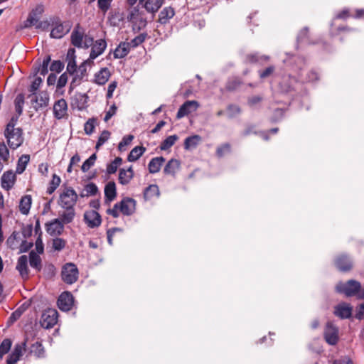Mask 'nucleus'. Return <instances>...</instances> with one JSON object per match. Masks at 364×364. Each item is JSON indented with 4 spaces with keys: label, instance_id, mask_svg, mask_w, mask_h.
I'll use <instances>...</instances> for the list:
<instances>
[{
    "label": "nucleus",
    "instance_id": "58",
    "mask_svg": "<svg viewBox=\"0 0 364 364\" xmlns=\"http://www.w3.org/2000/svg\"><path fill=\"white\" fill-rule=\"evenodd\" d=\"M230 146L228 144H223L217 149V154L219 156H224L226 153L230 152Z\"/></svg>",
    "mask_w": 364,
    "mask_h": 364
},
{
    "label": "nucleus",
    "instance_id": "33",
    "mask_svg": "<svg viewBox=\"0 0 364 364\" xmlns=\"http://www.w3.org/2000/svg\"><path fill=\"white\" fill-rule=\"evenodd\" d=\"M180 168V162L176 159H171L166 166L164 171L166 174L174 175Z\"/></svg>",
    "mask_w": 364,
    "mask_h": 364
},
{
    "label": "nucleus",
    "instance_id": "46",
    "mask_svg": "<svg viewBox=\"0 0 364 364\" xmlns=\"http://www.w3.org/2000/svg\"><path fill=\"white\" fill-rule=\"evenodd\" d=\"M66 241L60 237H55L52 240V248L55 251H61L65 247Z\"/></svg>",
    "mask_w": 364,
    "mask_h": 364
},
{
    "label": "nucleus",
    "instance_id": "22",
    "mask_svg": "<svg viewBox=\"0 0 364 364\" xmlns=\"http://www.w3.org/2000/svg\"><path fill=\"white\" fill-rule=\"evenodd\" d=\"M111 76L110 71L107 68H101L95 74L94 82L99 85H104Z\"/></svg>",
    "mask_w": 364,
    "mask_h": 364
},
{
    "label": "nucleus",
    "instance_id": "41",
    "mask_svg": "<svg viewBox=\"0 0 364 364\" xmlns=\"http://www.w3.org/2000/svg\"><path fill=\"white\" fill-rule=\"evenodd\" d=\"M43 83V80L41 77H36L31 82V84L28 87V90L30 94L37 93V91L39 90L41 85Z\"/></svg>",
    "mask_w": 364,
    "mask_h": 364
},
{
    "label": "nucleus",
    "instance_id": "9",
    "mask_svg": "<svg viewBox=\"0 0 364 364\" xmlns=\"http://www.w3.org/2000/svg\"><path fill=\"white\" fill-rule=\"evenodd\" d=\"M199 107V104L195 100H188L183 103L179 108L176 117L181 119L192 112L197 110Z\"/></svg>",
    "mask_w": 364,
    "mask_h": 364
},
{
    "label": "nucleus",
    "instance_id": "29",
    "mask_svg": "<svg viewBox=\"0 0 364 364\" xmlns=\"http://www.w3.org/2000/svg\"><path fill=\"white\" fill-rule=\"evenodd\" d=\"M175 14L173 8L168 6L164 8L159 14V21L161 24L166 23Z\"/></svg>",
    "mask_w": 364,
    "mask_h": 364
},
{
    "label": "nucleus",
    "instance_id": "36",
    "mask_svg": "<svg viewBox=\"0 0 364 364\" xmlns=\"http://www.w3.org/2000/svg\"><path fill=\"white\" fill-rule=\"evenodd\" d=\"M29 262L31 267L39 271L41 268V259L38 254L31 251L29 254Z\"/></svg>",
    "mask_w": 364,
    "mask_h": 364
},
{
    "label": "nucleus",
    "instance_id": "6",
    "mask_svg": "<svg viewBox=\"0 0 364 364\" xmlns=\"http://www.w3.org/2000/svg\"><path fill=\"white\" fill-rule=\"evenodd\" d=\"M78 277V269L74 264H66L62 270V279L67 284L75 282Z\"/></svg>",
    "mask_w": 364,
    "mask_h": 364
},
{
    "label": "nucleus",
    "instance_id": "64",
    "mask_svg": "<svg viewBox=\"0 0 364 364\" xmlns=\"http://www.w3.org/2000/svg\"><path fill=\"white\" fill-rule=\"evenodd\" d=\"M355 316L358 319L364 318V302L358 307Z\"/></svg>",
    "mask_w": 364,
    "mask_h": 364
},
{
    "label": "nucleus",
    "instance_id": "44",
    "mask_svg": "<svg viewBox=\"0 0 364 364\" xmlns=\"http://www.w3.org/2000/svg\"><path fill=\"white\" fill-rule=\"evenodd\" d=\"M122 159L120 157H117L113 161L109 164L107 166V172L109 174L114 173L118 167L121 165Z\"/></svg>",
    "mask_w": 364,
    "mask_h": 364
},
{
    "label": "nucleus",
    "instance_id": "2",
    "mask_svg": "<svg viewBox=\"0 0 364 364\" xmlns=\"http://www.w3.org/2000/svg\"><path fill=\"white\" fill-rule=\"evenodd\" d=\"M336 291L339 293L344 294L346 296H353L358 295L362 296V293L360 292L361 286L360 284L355 280H349L346 283L340 282L336 287Z\"/></svg>",
    "mask_w": 364,
    "mask_h": 364
},
{
    "label": "nucleus",
    "instance_id": "52",
    "mask_svg": "<svg viewBox=\"0 0 364 364\" xmlns=\"http://www.w3.org/2000/svg\"><path fill=\"white\" fill-rule=\"evenodd\" d=\"M145 40V36L144 35H139L132 39L131 41L127 42L130 48H135L142 43Z\"/></svg>",
    "mask_w": 364,
    "mask_h": 364
},
{
    "label": "nucleus",
    "instance_id": "32",
    "mask_svg": "<svg viewBox=\"0 0 364 364\" xmlns=\"http://www.w3.org/2000/svg\"><path fill=\"white\" fill-rule=\"evenodd\" d=\"M131 48L129 46L128 43L122 42L121 43L117 48L114 50V55L115 58H122L126 56Z\"/></svg>",
    "mask_w": 364,
    "mask_h": 364
},
{
    "label": "nucleus",
    "instance_id": "13",
    "mask_svg": "<svg viewBox=\"0 0 364 364\" xmlns=\"http://www.w3.org/2000/svg\"><path fill=\"white\" fill-rule=\"evenodd\" d=\"M84 219L90 228H97L102 223L101 216L96 210H88L84 214Z\"/></svg>",
    "mask_w": 364,
    "mask_h": 364
},
{
    "label": "nucleus",
    "instance_id": "56",
    "mask_svg": "<svg viewBox=\"0 0 364 364\" xmlns=\"http://www.w3.org/2000/svg\"><path fill=\"white\" fill-rule=\"evenodd\" d=\"M117 81H112L109 84L108 87H107V95H106L107 99H111L112 97L113 93H114L115 89L117 88Z\"/></svg>",
    "mask_w": 364,
    "mask_h": 364
},
{
    "label": "nucleus",
    "instance_id": "60",
    "mask_svg": "<svg viewBox=\"0 0 364 364\" xmlns=\"http://www.w3.org/2000/svg\"><path fill=\"white\" fill-rule=\"evenodd\" d=\"M9 150L4 144L0 143V157L6 161L9 157Z\"/></svg>",
    "mask_w": 364,
    "mask_h": 364
},
{
    "label": "nucleus",
    "instance_id": "20",
    "mask_svg": "<svg viewBox=\"0 0 364 364\" xmlns=\"http://www.w3.org/2000/svg\"><path fill=\"white\" fill-rule=\"evenodd\" d=\"M16 268L23 279H26L28 277L29 270L26 255H22L18 257Z\"/></svg>",
    "mask_w": 364,
    "mask_h": 364
},
{
    "label": "nucleus",
    "instance_id": "30",
    "mask_svg": "<svg viewBox=\"0 0 364 364\" xmlns=\"http://www.w3.org/2000/svg\"><path fill=\"white\" fill-rule=\"evenodd\" d=\"M15 175L12 172H6L1 177V186L3 188L9 190L14 184Z\"/></svg>",
    "mask_w": 364,
    "mask_h": 364
},
{
    "label": "nucleus",
    "instance_id": "18",
    "mask_svg": "<svg viewBox=\"0 0 364 364\" xmlns=\"http://www.w3.org/2000/svg\"><path fill=\"white\" fill-rule=\"evenodd\" d=\"M165 0H140L142 6L150 14H156L164 4Z\"/></svg>",
    "mask_w": 364,
    "mask_h": 364
},
{
    "label": "nucleus",
    "instance_id": "24",
    "mask_svg": "<svg viewBox=\"0 0 364 364\" xmlns=\"http://www.w3.org/2000/svg\"><path fill=\"white\" fill-rule=\"evenodd\" d=\"M88 96L84 93H76L73 99V103L78 109L82 110L87 107Z\"/></svg>",
    "mask_w": 364,
    "mask_h": 364
},
{
    "label": "nucleus",
    "instance_id": "39",
    "mask_svg": "<svg viewBox=\"0 0 364 364\" xmlns=\"http://www.w3.org/2000/svg\"><path fill=\"white\" fill-rule=\"evenodd\" d=\"M159 195V190L156 185H150L148 188H146L144 193V198L146 200L151 199L154 196H158Z\"/></svg>",
    "mask_w": 364,
    "mask_h": 364
},
{
    "label": "nucleus",
    "instance_id": "14",
    "mask_svg": "<svg viewBox=\"0 0 364 364\" xmlns=\"http://www.w3.org/2000/svg\"><path fill=\"white\" fill-rule=\"evenodd\" d=\"M117 203L119 207L120 213L124 215H130L135 210L136 203L135 200L132 198H125Z\"/></svg>",
    "mask_w": 364,
    "mask_h": 364
},
{
    "label": "nucleus",
    "instance_id": "34",
    "mask_svg": "<svg viewBox=\"0 0 364 364\" xmlns=\"http://www.w3.org/2000/svg\"><path fill=\"white\" fill-rule=\"evenodd\" d=\"M65 209L66 210L63 212L60 215L59 218L60 221L63 223V225L71 223L73 220L74 217L75 215V213L73 208H69Z\"/></svg>",
    "mask_w": 364,
    "mask_h": 364
},
{
    "label": "nucleus",
    "instance_id": "54",
    "mask_svg": "<svg viewBox=\"0 0 364 364\" xmlns=\"http://www.w3.org/2000/svg\"><path fill=\"white\" fill-rule=\"evenodd\" d=\"M64 68V64L60 60H54L50 67L51 71L60 73Z\"/></svg>",
    "mask_w": 364,
    "mask_h": 364
},
{
    "label": "nucleus",
    "instance_id": "37",
    "mask_svg": "<svg viewBox=\"0 0 364 364\" xmlns=\"http://www.w3.org/2000/svg\"><path fill=\"white\" fill-rule=\"evenodd\" d=\"M201 140V137L199 135H193L186 139L184 142V148L186 149H190L196 147Z\"/></svg>",
    "mask_w": 364,
    "mask_h": 364
},
{
    "label": "nucleus",
    "instance_id": "1",
    "mask_svg": "<svg viewBox=\"0 0 364 364\" xmlns=\"http://www.w3.org/2000/svg\"><path fill=\"white\" fill-rule=\"evenodd\" d=\"M93 38L85 34L83 30L77 26L71 33V43L77 48H87L92 45Z\"/></svg>",
    "mask_w": 364,
    "mask_h": 364
},
{
    "label": "nucleus",
    "instance_id": "7",
    "mask_svg": "<svg viewBox=\"0 0 364 364\" xmlns=\"http://www.w3.org/2000/svg\"><path fill=\"white\" fill-rule=\"evenodd\" d=\"M58 311L54 309H48L42 314L41 324L45 328H50L57 323Z\"/></svg>",
    "mask_w": 364,
    "mask_h": 364
},
{
    "label": "nucleus",
    "instance_id": "45",
    "mask_svg": "<svg viewBox=\"0 0 364 364\" xmlns=\"http://www.w3.org/2000/svg\"><path fill=\"white\" fill-rule=\"evenodd\" d=\"M24 104V96L22 94H19L16 96L14 100L15 109L18 115L20 116L23 112V106Z\"/></svg>",
    "mask_w": 364,
    "mask_h": 364
},
{
    "label": "nucleus",
    "instance_id": "3",
    "mask_svg": "<svg viewBox=\"0 0 364 364\" xmlns=\"http://www.w3.org/2000/svg\"><path fill=\"white\" fill-rule=\"evenodd\" d=\"M77 200V194L71 188H65L60 194L58 204L63 208H73Z\"/></svg>",
    "mask_w": 364,
    "mask_h": 364
},
{
    "label": "nucleus",
    "instance_id": "21",
    "mask_svg": "<svg viewBox=\"0 0 364 364\" xmlns=\"http://www.w3.org/2000/svg\"><path fill=\"white\" fill-rule=\"evenodd\" d=\"M334 314L341 318H348L351 316L352 307L346 303H341L335 307Z\"/></svg>",
    "mask_w": 364,
    "mask_h": 364
},
{
    "label": "nucleus",
    "instance_id": "8",
    "mask_svg": "<svg viewBox=\"0 0 364 364\" xmlns=\"http://www.w3.org/2000/svg\"><path fill=\"white\" fill-rule=\"evenodd\" d=\"M26 351V342L16 343L9 355L6 364H16Z\"/></svg>",
    "mask_w": 364,
    "mask_h": 364
},
{
    "label": "nucleus",
    "instance_id": "10",
    "mask_svg": "<svg viewBox=\"0 0 364 364\" xmlns=\"http://www.w3.org/2000/svg\"><path fill=\"white\" fill-rule=\"evenodd\" d=\"M90 58L85 61V63H90L94 59L100 55L107 47V43L103 39H100L92 43Z\"/></svg>",
    "mask_w": 364,
    "mask_h": 364
},
{
    "label": "nucleus",
    "instance_id": "35",
    "mask_svg": "<svg viewBox=\"0 0 364 364\" xmlns=\"http://www.w3.org/2000/svg\"><path fill=\"white\" fill-rule=\"evenodd\" d=\"M146 149L143 146L134 147L128 155L127 159L129 161L133 162L140 158V156L144 153Z\"/></svg>",
    "mask_w": 364,
    "mask_h": 364
},
{
    "label": "nucleus",
    "instance_id": "27",
    "mask_svg": "<svg viewBox=\"0 0 364 364\" xmlns=\"http://www.w3.org/2000/svg\"><path fill=\"white\" fill-rule=\"evenodd\" d=\"M32 204V198L29 195L23 196L19 203V210L23 215L29 213Z\"/></svg>",
    "mask_w": 364,
    "mask_h": 364
},
{
    "label": "nucleus",
    "instance_id": "4",
    "mask_svg": "<svg viewBox=\"0 0 364 364\" xmlns=\"http://www.w3.org/2000/svg\"><path fill=\"white\" fill-rule=\"evenodd\" d=\"M28 98L30 100L31 107L38 111L46 107L49 103V95L46 91H41L35 94H29Z\"/></svg>",
    "mask_w": 364,
    "mask_h": 364
},
{
    "label": "nucleus",
    "instance_id": "59",
    "mask_svg": "<svg viewBox=\"0 0 364 364\" xmlns=\"http://www.w3.org/2000/svg\"><path fill=\"white\" fill-rule=\"evenodd\" d=\"M117 112V107L115 105H112L109 109L106 112L104 120L105 122H107L109 119H111L112 116H114L116 114Z\"/></svg>",
    "mask_w": 364,
    "mask_h": 364
},
{
    "label": "nucleus",
    "instance_id": "25",
    "mask_svg": "<svg viewBox=\"0 0 364 364\" xmlns=\"http://www.w3.org/2000/svg\"><path fill=\"white\" fill-rule=\"evenodd\" d=\"M117 196V190L115 183L113 181L108 182L105 187V197L107 203L114 200Z\"/></svg>",
    "mask_w": 364,
    "mask_h": 364
},
{
    "label": "nucleus",
    "instance_id": "61",
    "mask_svg": "<svg viewBox=\"0 0 364 364\" xmlns=\"http://www.w3.org/2000/svg\"><path fill=\"white\" fill-rule=\"evenodd\" d=\"M107 214L113 216L114 218H117L119 215L120 211H119V207L118 205V203H117L114 204L112 208L108 209L107 210Z\"/></svg>",
    "mask_w": 364,
    "mask_h": 364
},
{
    "label": "nucleus",
    "instance_id": "40",
    "mask_svg": "<svg viewBox=\"0 0 364 364\" xmlns=\"http://www.w3.org/2000/svg\"><path fill=\"white\" fill-rule=\"evenodd\" d=\"M29 160L30 157L28 155H23L19 158L16 167V172L18 173H21L23 172Z\"/></svg>",
    "mask_w": 364,
    "mask_h": 364
},
{
    "label": "nucleus",
    "instance_id": "47",
    "mask_svg": "<svg viewBox=\"0 0 364 364\" xmlns=\"http://www.w3.org/2000/svg\"><path fill=\"white\" fill-rule=\"evenodd\" d=\"M97 159L95 154H92L82 165L81 169L85 173L87 172L95 164Z\"/></svg>",
    "mask_w": 364,
    "mask_h": 364
},
{
    "label": "nucleus",
    "instance_id": "43",
    "mask_svg": "<svg viewBox=\"0 0 364 364\" xmlns=\"http://www.w3.org/2000/svg\"><path fill=\"white\" fill-rule=\"evenodd\" d=\"M12 342L10 339H4L0 344V360L2 359L3 356L6 354L11 349Z\"/></svg>",
    "mask_w": 364,
    "mask_h": 364
},
{
    "label": "nucleus",
    "instance_id": "48",
    "mask_svg": "<svg viewBox=\"0 0 364 364\" xmlns=\"http://www.w3.org/2000/svg\"><path fill=\"white\" fill-rule=\"evenodd\" d=\"M31 352L37 357H41L43 355L44 349L41 343L36 342L32 345Z\"/></svg>",
    "mask_w": 364,
    "mask_h": 364
},
{
    "label": "nucleus",
    "instance_id": "62",
    "mask_svg": "<svg viewBox=\"0 0 364 364\" xmlns=\"http://www.w3.org/2000/svg\"><path fill=\"white\" fill-rule=\"evenodd\" d=\"M35 246L37 254H42L43 252L44 245L41 237H38L36 240Z\"/></svg>",
    "mask_w": 364,
    "mask_h": 364
},
{
    "label": "nucleus",
    "instance_id": "16",
    "mask_svg": "<svg viewBox=\"0 0 364 364\" xmlns=\"http://www.w3.org/2000/svg\"><path fill=\"white\" fill-rule=\"evenodd\" d=\"M128 19L135 24L139 23V26H144L146 24L144 13L138 6L131 9Z\"/></svg>",
    "mask_w": 364,
    "mask_h": 364
},
{
    "label": "nucleus",
    "instance_id": "55",
    "mask_svg": "<svg viewBox=\"0 0 364 364\" xmlns=\"http://www.w3.org/2000/svg\"><path fill=\"white\" fill-rule=\"evenodd\" d=\"M95 129V121L89 119L84 125V130L87 134H91Z\"/></svg>",
    "mask_w": 364,
    "mask_h": 364
},
{
    "label": "nucleus",
    "instance_id": "51",
    "mask_svg": "<svg viewBox=\"0 0 364 364\" xmlns=\"http://www.w3.org/2000/svg\"><path fill=\"white\" fill-rule=\"evenodd\" d=\"M85 191L87 196H94L97 193L98 188L95 183H90L85 186Z\"/></svg>",
    "mask_w": 364,
    "mask_h": 364
},
{
    "label": "nucleus",
    "instance_id": "11",
    "mask_svg": "<svg viewBox=\"0 0 364 364\" xmlns=\"http://www.w3.org/2000/svg\"><path fill=\"white\" fill-rule=\"evenodd\" d=\"M71 28L70 22L57 23L51 30L50 37L53 38H61L67 34Z\"/></svg>",
    "mask_w": 364,
    "mask_h": 364
},
{
    "label": "nucleus",
    "instance_id": "23",
    "mask_svg": "<svg viewBox=\"0 0 364 364\" xmlns=\"http://www.w3.org/2000/svg\"><path fill=\"white\" fill-rule=\"evenodd\" d=\"M39 18L40 16L33 12H31L26 21L23 22L22 28H29L32 26H35L37 28H43V25L46 24V23L40 22Z\"/></svg>",
    "mask_w": 364,
    "mask_h": 364
},
{
    "label": "nucleus",
    "instance_id": "42",
    "mask_svg": "<svg viewBox=\"0 0 364 364\" xmlns=\"http://www.w3.org/2000/svg\"><path fill=\"white\" fill-rule=\"evenodd\" d=\"M95 0H90V3ZM113 0H97V6L99 9L105 14L111 7Z\"/></svg>",
    "mask_w": 364,
    "mask_h": 364
},
{
    "label": "nucleus",
    "instance_id": "12",
    "mask_svg": "<svg viewBox=\"0 0 364 364\" xmlns=\"http://www.w3.org/2000/svg\"><path fill=\"white\" fill-rule=\"evenodd\" d=\"M47 232L52 236H58L62 234L64 225L60 219L56 218L46 224Z\"/></svg>",
    "mask_w": 364,
    "mask_h": 364
},
{
    "label": "nucleus",
    "instance_id": "31",
    "mask_svg": "<svg viewBox=\"0 0 364 364\" xmlns=\"http://www.w3.org/2000/svg\"><path fill=\"white\" fill-rule=\"evenodd\" d=\"M164 161L165 159L162 156L153 158L149 164V172L151 173L159 172Z\"/></svg>",
    "mask_w": 364,
    "mask_h": 364
},
{
    "label": "nucleus",
    "instance_id": "5",
    "mask_svg": "<svg viewBox=\"0 0 364 364\" xmlns=\"http://www.w3.org/2000/svg\"><path fill=\"white\" fill-rule=\"evenodd\" d=\"M5 136L10 148L16 149L19 147L23 141L21 129L17 128L13 130H6Z\"/></svg>",
    "mask_w": 364,
    "mask_h": 364
},
{
    "label": "nucleus",
    "instance_id": "63",
    "mask_svg": "<svg viewBox=\"0 0 364 364\" xmlns=\"http://www.w3.org/2000/svg\"><path fill=\"white\" fill-rule=\"evenodd\" d=\"M274 71V68L273 66L268 67L264 71H262L259 73V76L261 78H265V77L269 76L270 75H272Z\"/></svg>",
    "mask_w": 364,
    "mask_h": 364
},
{
    "label": "nucleus",
    "instance_id": "50",
    "mask_svg": "<svg viewBox=\"0 0 364 364\" xmlns=\"http://www.w3.org/2000/svg\"><path fill=\"white\" fill-rule=\"evenodd\" d=\"M109 136L110 132L109 131H103L99 136L96 144V149H98L101 146H102L109 139Z\"/></svg>",
    "mask_w": 364,
    "mask_h": 364
},
{
    "label": "nucleus",
    "instance_id": "57",
    "mask_svg": "<svg viewBox=\"0 0 364 364\" xmlns=\"http://www.w3.org/2000/svg\"><path fill=\"white\" fill-rule=\"evenodd\" d=\"M76 68L77 65L75 58H70L67 65V71L70 74H73L76 71Z\"/></svg>",
    "mask_w": 364,
    "mask_h": 364
},
{
    "label": "nucleus",
    "instance_id": "28",
    "mask_svg": "<svg viewBox=\"0 0 364 364\" xmlns=\"http://www.w3.org/2000/svg\"><path fill=\"white\" fill-rule=\"evenodd\" d=\"M336 267L341 271H348L352 267V262L346 255L339 256L336 260Z\"/></svg>",
    "mask_w": 364,
    "mask_h": 364
},
{
    "label": "nucleus",
    "instance_id": "53",
    "mask_svg": "<svg viewBox=\"0 0 364 364\" xmlns=\"http://www.w3.org/2000/svg\"><path fill=\"white\" fill-rule=\"evenodd\" d=\"M68 77L67 73H63L60 76V77L57 82V85H56L57 90H59L62 89L63 87H64L68 82Z\"/></svg>",
    "mask_w": 364,
    "mask_h": 364
},
{
    "label": "nucleus",
    "instance_id": "49",
    "mask_svg": "<svg viewBox=\"0 0 364 364\" xmlns=\"http://www.w3.org/2000/svg\"><path fill=\"white\" fill-rule=\"evenodd\" d=\"M134 139L133 135H127L122 138V140L119 142L118 145V149L120 151H124L126 150V146L130 144L132 141Z\"/></svg>",
    "mask_w": 364,
    "mask_h": 364
},
{
    "label": "nucleus",
    "instance_id": "19",
    "mask_svg": "<svg viewBox=\"0 0 364 364\" xmlns=\"http://www.w3.org/2000/svg\"><path fill=\"white\" fill-rule=\"evenodd\" d=\"M67 102L64 99L58 100L53 105L54 116L60 119L63 118L67 114Z\"/></svg>",
    "mask_w": 364,
    "mask_h": 364
},
{
    "label": "nucleus",
    "instance_id": "26",
    "mask_svg": "<svg viewBox=\"0 0 364 364\" xmlns=\"http://www.w3.org/2000/svg\"><path fill=\"white\" fill-rule=\"evenodd\" d=\"M134 177V171L132 167L130 166L127 169H120L119 173V182L122 185L128 184Z\"/></svg>",
    "mask_w": 364,
    "mask_h": 364
},
{
    "label": "nucleus",
    "instance_id": "38",
    "mask_svg": "<svg viewBox=\"0 0 364 364\" xmlns=\"http://www.w3.org/2000/svg\"><path fill=\"white\" fill-rule=\"evenodd\" d=\"M178 137L177 135H171L166 138L161 144L160 149L161 150H167L170 147H171L176 141L178 140Z\"/></svg>",
    "mask_w": 364,
    "mask_h": 364
},
{
    "label": "nucleus",
    "instance_id": "15",
    "mask_svg": "<svg viewBox=\"0 0 364 364\" xmlns=\"http://www.w3.org/2000/svg\"><path fill=\"white\" fill-rule=\"evenodd\" d=\"M338 328L332 323L328 322L324 332L326 342L330 345H335L338 339Z\"/></svg>",
    "mask_w": 364,
    "mask_h": 364
},
{
    "label": "nucleus",
    "instance_id": "17",
    "mask_svg": "<svg viewBox=\"0 0 364 364\" xmlns=\"http://www.w3.org/2000/svg\"><path fill=\"white\" fill-rule=\"evenodd\" d=\"M73 304V295L68 291L62 293L58 300L59 309L64 311H69Z\"/></svg>",
    "mask_w": 364,
    "mask_h": 364
}]
</instances>
